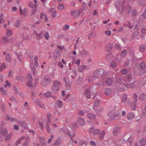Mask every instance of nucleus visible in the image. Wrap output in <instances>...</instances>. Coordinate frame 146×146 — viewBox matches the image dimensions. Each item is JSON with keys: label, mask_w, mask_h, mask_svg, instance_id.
Segmentation results:
<instances>
[{"label": "nucleus", "mask_w": 146, "mask_h": 146, "mask_svg": "<svg viewBox=\"0 0 146 146\" xmlns=\"http://www.w3.org/2000/svg\"><path fill=\"white\" fill-rule=\"evenodd\" d=\"M61 83L59 81L55 80L53 82L51 88V90L54 93H57L59 90L60 86Z\"/></svg>", "instance_id": "obj_1"}, {"label": "nucleus", "mask_w": 146, "mask_h": 146, "mask_svg": "<svg viewBox=\"0 0 146 146\" xmlns=\"http://www.w3.org/2000/svg\"><path fill=\"white\" fill-rule=\"evenodd\" d=\"M108 74L105 72L104 70L103 69H100L96 70L94 73V76L96 78H99L101 77H104Z\"/></svg>", "instance_id": "obj_2"}, {"label": "nucleus", "mask_w": 146, "mask_h": 146, "mask_svg": "<svg viewBox=\"0 0 146 146\" xmlns=\"http://www.w3.org/2000/svg\"><path fill=\"white\" fill-rule=\"evenodd\" d=\"M119 83V87L120 88V91L127 90L128 88H130L131 87V84H126L125 80L123 79L121 80Z\"/></svg>", "instance_id": "obj_3"}, {"label": "nucleus", "mask_w": 146, "mask_h": 146, "mask_svg": "<svg viewBox=\"0 0 146 146\" xmlns=\"http://www.w3.org/2000/svg\"><path fill=\"white\" fill-rule=\"evenodd\" d=\"M83 9H80V10H71L70 11L71 16L74 18H78L80 15V13H82Z\"/></svg>", "instance_id": "obj_4"}, {"label": "nucleus", "mask_w": 146, "mask_h": 146, "mask_svg": "<svg viewBox=\"0 0 146 146\" xmlns=\"http://www.w3.org/2000/svg\"><path fill=\"white\" fill-rule=\"evenodd\" d=\"M51 79L48 76H45L42 84L44 86H46L47 84H50L51 82Z\"/></svg>", "instance_id": "obj_5"}, {"label": "nucleus", "mask_w": 146, "mask_h": 146, "mask_svg": "<svg viewBox=\"0 0 146 146\" xmlns=\"http://www.w3.org/2000/svg\"><path fill=\"white\" fill-rule=\"evenodd\" d=\"M121 128L119 125H117L114 127L113 131V135H116L119 133L121 131Z\"/></svg>", "instance_id": "obj_6"}, {"label": "nucleus", "mask_w": 146, "mask_h": 146, "mask_svg": "<svg viewBox=\"0 0 146 146\" xmlns=\"http://www.w3.org/2000/svg\"><path fill=\"white\" fill-rule=\"evenodd\" d=\"M84 93L86 95V97L88 99H90L92 98V96H94V95L91 92V89H86L84 90Z\"/></svg>", "instance_id": "obj_7"}, {"label": "nucleus", "mask_w": 146, "mask_h": 146, "mask_svg": "<svg viewBox=\"0 0 146 146\" xmlns=\"http://www.w3.org/2000/svg\"><path fill=\"white\" fill-rule=\"evenodd\" d=\"M113 48V45L111 43L107 44L105 46V50L108 52L111 51Z\"/></svg>", "instance_id": "obj_8"}, {"label": "nucleus", "mask_w": 146, "mask_h": 146, "mask_svg": "<svg viewBox=\"0 0 146 146\" xmlns=\"http://www.w3.org/2000/svg\"><path fill=\"white\" fill-rule=\"evenodd\" d=\"M78 122L79 125L81 126H84L85 124V121L83 118L79 117L78 119Z\"/></svg>", "instance_id": "obj_9"}, {"label": "nucleus", "mask_w": 146, "mask_h": 146, "mask_svg": "<svg viewBox=\"0 0 146 146\" xmlns=\"http://www.w3.org/2000/svg\"><path fill=\"white\" fill-rule=\"evenodd\" d=\"M63 103L62 101H60L59 100H58L54 104V108H56L57 106H58L59 107H61L63 106Z\"/></svg>", "instance_id": "obj_10"}, {"label": "nucleus", "mask_w": 146, "mask_h": 146, "mask_svg": "<svg viewBox=\"0 0 146 146\" xmlns=\"http://www.w3.org/2000/svg\"><path fill=\"white\" fill-rule=\"evenodd\" d=\"M0 133L3 137H5L8 134L7 129L6 128L3 129L0 132Z\"/></svg>", "instance_id": "obj_11"}, {"label": "nucleus", "mask_w": 146, "mask_h": 146, "mask_svg": "<svg viewBox=\"0 0 146 146\" xmlns=\"http://www.w3.org/2000/svg\"><path fill=\"white\" fill-rule=\"evenodd\" d=\"M19 124L21 125V127L24 129H27L28 128L27 125L26 123L24 121H19Z\"/></svg>", "instance_id": "obj_12"}, {"label": "nucleus", "mask_w": 146, "mask_h": 146, "mask_svg": "<svg viewBox=\"0 0 146 146\" xmlns=\"http://www.w3.org/2000/svg\"><path fill=\"white\" fill-rule=\"evenodd\" d=\"M138 3L139 5L144 7L146 5V1L145 0H138Z\"/></svg>", "instance_id": "obj_13"}, {"label": "nucleus", "mask_w": 146, "mask_h": 146, "mask_svg": "<svg viewBox=\"0 0 146 146\" xmlns=\"http://www.w3.org/2000/svg\"><path fill=\"white\" fill-rule=\"evenodd\" d=\"M19 12L21 15H26L27 13V9L24 8L23 10L21 6L20 7Z\"/></svg>", "instance_id": "obj_14"}, {"label": "nucleus", "mask_w": 146, "mask_h": 146, "mask_svg": "<svg viewBox=\"0 0 146 146\" xmlns=\"http://www.w3.org/2000/svg\"><path fill=\"white\" fill-rule=\"evenodd\" d=\"M127 119L129 120H132L133 119L134 117V115L132 113H129L127 115Z\"/></svg>", "instance_id": "obj_15"}, {"label": "nucleus", "mask_w": 146, "mask_h": 146, "mask_svg": "<svg viewBox=\"0 0 146 146\" xmlns=\"http://www.w3.org/2000/svg\"><path fill=\"white\" fill-rule=\"evenodd\" d=\"M8 38L7 36H5L2 38L1 42L3 44H5L8 43Z\"/></svg>", "instance_id": "obj_16"}, {"label": "nucleus", "mask_w": 146, "mask_h": 146, "mask_svg": "<svg viewBox=\"0 0 146 146\" xmlns=\"http://www.w3.org/2000/svg\"><path fill=\"white\" fill-rule=\"evenodd\" d=\"M112 53L111 52H109L107 53L106 55V58L108 60H110L113 58Z\"/></svg>", "instance_id": "obj_17"}, {"label": "nucleus", "mask_w": 146, "mask_h": 146, "mask_svg": "<svg viewBox=\"0 0 146 146\" xmlns=\"http://www.w3.org/2000/svg\"><path fill=\"white\" fill-rule=\"evenodd\" d=\"M139 143L141 145H145L146 144V139L145 138H142L139 140Z\"/></svg>", "instance_id": "obj_18"}, {"label": "nucleus", "mask_w": 146, "mask_h": 146, "mask_svg": "<svg viewBox=\"0 0 146 146\" xmlns=\"http://www.w3.org/2000/svg\"><path fill=\"white\" fill-rule=\"evenodd\" d=\"M127 51L126 49H125L122 51L121 53V56L122 58H124L127 55Z\"/></svg>", "instance_id": "obj_19"}, {"label": "nucleus", "mask_w": 146, "mask_h": 146, "mask_svg": "<svg viewBox=\"0 0 146 146\" xmlns=\"http://www.w3.org/2000/svg\"><path fill=\"white\" fill-rule=\"evenodd\" d=\"M80 54L82 56H85L86 55L88 54V53L87 51L84 50L82 49L80 52Z\"/></svg>", "instance_id": "obj_20"}, {"label": "nucleus", "mask_w": 146, "mask_h": 146, "mask_svg": "<svg viewBox=\"0 0 146 146\" xmlns=\"http://www.w3.org/2000/svg\"><path fill=\"white\" fill-rule=\"evenodd\" d=\"M136 103L135 101H134L132 103L131 106V109L133 110L136 109L137 108Z\"/></svg>", "instance_id": "obj_21"}, {"label": "nucleus", "mask_w": 146, "mask_h": 146, "mask_svg": "<svg viewBox=\"0 0 146 146\" xmlns=\"http://www.w3.org/2000/svg\"><path fill=\"white\" fill-rule=\"evenodd\" d=\"M113 83L112 80L110 78H107L106 80V84L108 86L111 85Z\"/></svg>", "instance_id": "obj_22"}, {"label": "nucleus", "mask_w": 146, "mask_h": 146, "mask_svg": "<svg viewBox=\"0 0 146 146\" xmlns=\"http://www.w3.org/2000/svg\"><path fill=\"white\" fill-rule=\"evenodd\" d=\"M125 1L123 0L122 2L121 5V11H120L119 12V14L120 15H122V12L124 10V4L125 3Z\"/></svg>", "instance_id": "obj_23"}, {"label": "nucleus", "mask_w": 146, "mask_h": 146, "mask_svg": "<svg viewBox=\"0 0 146 146\" xmlns=\"http://www.w3.org/2000/svg\"><path fill=\"white\" fill-rule=\"evenodd\" d=\"M87 117L89 118L94 119H95L96 118L95 115L94 114L91 113L88 114Z\"/></svg>", "instance_id": "obj_24"}, {"label": "nucleus", "mask_w": 146, "mask_h": 146, "mask_svg": "<svg viewBox=\"0 0 146 146\" xmlns=\"http://www.w3.org/2000/svg\"><path fill=\"white\" fill-rule=\"evenodd\" d=\"M105 131L104 130L102 131L100 133L99 137V138L101 139H103V138L105 134Z\"/></svg>", "instance_id": "obj_25"}, {"label": "nucleus", "mask_w": 146, "mask_h": 146, "mask_svg": "<svg viewBox=\"0 0 146 146\" xmlns=\"http://www.w3.org/2000/svg\"><path fill=\"white\" fill-rule=\"evenodd\" d=\"M35 34L37 36V37L40 38H41L43 37V34L44 32L42 31H41L40 32V33L39 34H38L36 32H35Z\"/></svg>", "instance_id": "obj_26"}, {"label": "nucleus", "mask_w": 146, "mask_h": 146, "mask_svg": "<svg viewBox=\"0 0 146 146\" xmlns=\"http://www.w3.org/2000/svg\"><path fill=\"white\" fill-rule=\"evenodd\" d=\"M111 90L108 88H106L105 90V93L107 96L110 95L111 93Z\"/></svg>", "instance_id": "obj_27"}, {"label": "nucleus", "mask_w": 146, "mask_h": 146, "mask_svg": "<svg viewBox=\"0 0 146 146\" xmlns=\"http://www.w3.org/2000/svg\"><path fill=\"white\" fill-rule=\"evenodd\" d=\"M6 60L7 62H10L11 61V59L9 53H7L6 56Z\"/></svg>", "instance_id": "obj_28"}, {"label": "nucleus", "mask_w": 146, "mask_h": 146, "mask_svg": "<svg viewBox=\"0 0 146 146\" xmlns=\"http://www.w3.org/2000/svg\"><path fill=\"white\" fill-rule=\"evenodd\" d=\"M100 104V102L98 99H96L94 102V106L96 107H98Z\"/></svg>", "instance_id": "obj_29"}, {"label": "nucleus", "mask_w": 146, "mask_h": 146, "mask_svg": "<svg viewBox=\"0 0 146 146\" xmlns=\"http://www.w3.org/2000/svg\"><path fill=\"white\" fill-rule=\"evenodd\" d=\"M145 49V44L141 45L139 47L140 51L142 52L144 51Z\"/></svg>", "instance_id": "obj_30"}, {"label": "nucleus", "mask_w": 146, "mask_h": 146, "mask_svg": "<svg viewBox=\"0 0 146 146\" xmlns=\"http://www.w3.org/2000/svg\"><path fill=\"white\" fill-rule=\"evenodd\" d=\"M145 64L143 62H141L139 64V67L142 70L144 69L145 68Z\"/></svg>", "instance_id": "obj_31"}, {"label": "nucleus", "mask_w": 146, "mask_h": 146, "mask_svg": "<svg viewBox=\"0 0 146 146\" xmlns=\"http://www.w3.org/2000/svg\"><path fill=\"white\" fill-rule=\"evenodd\" d=\"M36 104L40 108H43L44 107V105L42 103L40 102L38 100L36 101Z\"/></svg>", "instance_id": "obj_32"}, {"label": "nucleus", "mask_w": 146, "mask_h": 146, "mask_svg": "<svg viewBox=\"0 0 146 146\" xmlns=\"http://www.w3.org/2000/svg\"><path fill=\"white\" fill-rule=\"evenodd\" d=\"M51 95V92L50 91L46 92L44 95V96L46 97H50Z\"/></svg>", "instance_id": "obj_33"}, {"label": "nucleus", "mask_w": 146, "mask_h": 146, "mask_svg": "<svg viewBox=\"0 0 146 146\" xmlns=\"http://www.w3.org/2000/svg\"><path fill=\"white\" fill-rule=\"evenodd\" d=\"M11 136V133H10L9 134H7L6 135L5 138V141H9L10 140V139Z\"/></svg>", "instance_id": "obj_34"}, {"label": "nucleus", "mask_w": 146, "mask_h": 146, "mask_svg": "<svg viewBox=\"0 0 146 146\" xmlns=\"http://www.w3.org/2000/svg\"><path fill=\"white\" fill-rule=\"evenodd\" d=\"M115 48L117 50H121V48L120 45L118 44H115L114 45Z\"/></svg>", "instance_id": "obj_35"}, {"label": "nucleus", "mask_w": 146, "mask_h": 146, "mask_svg": "<svg viewBox=\"0 0 146 146\" xmlns=\"http://www.w3.org/2000/svg\"><path fill=\"white\" fill-rule=\"evenodd\" d=\"M49 123H48V122H47L46 123V127L47 132L48 133H50V128L49 126Z\"/></svg>", "instance_id": "obj_36"}, {"label": "nucleus", "mask_w": 146, "mask_h": 146, "mask_svg": "<svg viewBox=\"0 0 146 146\" xmlns=\"http://www.w3.org/2000/svg\"><path fill=\"white\" fill-rule=\"evenodd\" d=\"M31 81H28L27 82L26 85L27 86L30 88L33 87V84L31 82Z\"/></svg>", "instance_id": "obj_37"}, {"label": "nucleus", "mask_w": 146, "mask_h": 146, "mask_svg": "<svg viewBox=\"0 0 146 146\" xmlns=\"http://www.w3.org/2000/svg\"><path fill=\"white\" fill-rule=\"evenodd\" d=\"M37 9L36 6H35L32 9L31 11V15H33L35 13Z\"/></svg>", "instance_id": "obj_38"}, {"label": "nucleus", "mask_w": 146, "mask_h": 146, "mask_svg": "<svg viewBox=\"0 0 146 146\" xmlns=\"http://www.w3.org/2000/svg\"><path fill=\"white\" fill-rule=\"evenodd\" d=\"M132 78V76L131 74H128L127 76V81L128 82H129L131 80Z\"/></svg>", "instance_id": "obj_39"}, {"label": "nucleus", "mask_w": 146, "mask_h": 146, "mask_svg": "<svg viewBox=\"0 0 146 146\" xmlns=\"http://www.w3.org/2000/svg\"><path fill=\"white\" fill-rule=\"evenodd\" d=\"M61 142V139L60 138H58L57 140H56L55 143L54 145H59Z\"/></svg>", "instance_id": "obj_40"}, {"label": "nucleus", "mask_w": 146, "mask_h": 146, "mask_svg": "<svg viewBox=\"0 0 146 146\" xmlns=\"http://www.w3.org/2000/svg\"><path fill=\"white\" fill-rule=\"evenodd\" d=\"M6 34L7 36H10L12 34V31L10 29H7L6 31Z\"/></svg>", "instance_id": "obj_41"}, {"label": "nucleus", "mask_w": 146, "mask_h": 146, "mask_svg": "<svg viewBox=\"0 0 146 146\" xmlns=\"http://www.w3.org/2000/svg\"><path fill=\"white\" fill-rule=\"evenodd\" d=\"M6 67V66L4 63H2L1 64V66H0V72L3 70L4 68H5Z\"/></svg>", "instance_id": "obj_42"}, {"label": "nucleus", "mask_w": 146, "mask_h": 146, "mask_svg": "<svg viewBox=\"0 0 146 146\" xmlns=\"http://www.w3.org/2000/svg\"><path fill=\"white\" fill-rule=\"evenodd\" d=\"M146 95L144 94H142L140 95L139 96V99L141 101L144 100L146 98Z\"/></svg>", "instance_id": "obj_43"}, {"label": "nucleus", "mask_w": 146, "mask_h": 146, "mask_svg": "<svg viewBox=\"0 0 146 146\" xmlns=\"http://www.w3.org/2000/svg\"><path fill=\"white\" fill-rule=\"evenodd\" d=\"M127 95L126 94H125L123 95L122 98V102L123 103L125 102L127 100Z\"/></svg>", "instance_id": "obj_44"}, {"label": "nucleus", "mask_w": 146, "mask_h": 146, "mask_svg": "<svg viewBox=\"0 0 146 146\" xmlns=\"http://www.w3.org/2000/svg\"><path fill=\"white\" fill-rule=\"evenodd\" d=\"M66 134H67V135H68L70 137L71 139H72V138L74 137V133H73V135H72L71 134L70 132L69 131H67L66 132Z\"/></svg>", "instance_id": "obj_45"}, {"label": "nucleus", "mask_w": 146, "mask_h": 146, "mask_svg": "<svg viewBox=\"0 0 146 146\" xmlns=\"http://www.w3.org/2000/svg\"><path fill=\"white\" fill-rule=\"evenodd\" d=\"M100 131L99 129H95L94 133L93 134V135L94 136L98 135Z\"/></svg>", "instance_id": "obj_46"}, {"label": "nucleus", "mask_w": 146, "mask_h": 146, "mask_svg": "<svg viewBox=\"0 0 146 146\" xmlns=\"http://www.w3.org/2000/svg\"><path fill=\"white\" fill-rule=\"evenodd\" d=\"M110 66L112 68H115L116 66V63L115 61H112L110 63Z\"/></svg>", "instance_id": "obj_47"}, {"label": "nucleus", "mask_w": 146, "mask_h": 146, "mask_svg": "<svg viewBox=\"0 0 146 146\" xmlns=\"http://www.w3.org/2000/svg\"><path fill=\"white\" fill-rule=\"evenodd\" d=\"M47 117L48 118V121L47 122H48L49 123H51V115L50 114L48 113L47 114Z\"/></svg>", "instance_id": "obj_48"}, {"label": "nucleus", "mask_w": 146, "mask_h": 146, "mask_svg": "<svg viewBox=\"0 0 146 146\" xmlns=\"http://www.w3.org/2000/svg\"><path fill=\"white\" fill-rule=\"evenodd\" d=\"M23 78L19 76H16V79L17 81H21L23 79Z\"/></svg>", "instance_id": "obj_49"}, {"label": "nucleus", "mask_w": 146, "mask_h": 146, "mask_svg": "<svg viewBox=\"0 0 146 146\" xmlns=\"http://www.w3.org/2000/svg\"><path fill=\"white\" fill-rule=\"evenodd\" d=\"M27 78L29 79L28 81H32L33 80L32 76L31 74L28 73L27 74Z\"/></svg>", "instance_id": "obj_50"}, {"label": "nucleus", "mask_w": 146, "mask_h": 146, "mask_svg": "<svg viewBox=\"0 0 146 146\" xmlns=\"http://www.w3.org/2000/svg\"><path fill=\"white\" fill-rule=\"evenodd\" d=\"M64 5L61 3L59 5L58 7V9L60 10H62L64 8Z\"/></svg>", "instance_id": "obj_51"}, {"label": "nucleus", "mask_w": 146, "mask_h": 146, "mask_svg": "<svg viewBox=\"0 0 146 146\" xmlns=\"http://www.w3.org/2000/svg\"><path fill=\"white\" fill-rule=\"evenodd\" d=\"M69 28V26L67 24H66L63 27V29L64 31H67L68 29Z\"/></svg>", "instance_id": "obj_52"}, {"label": "nucleus", "mask_w": 146, "mask_h": 146, "mask_svg": "<svg viewBox=\"0 0 146 146\" xmlns=\"http://www.w3.org/2000/svg\"><path fill=\"white\" fill-rule=\"evenodd\" d=\"M1 108L2 110L4 111H5V105L1 103Z\"/></svg>", "instance_id": "obj_53"}, {"label": "nucleus", "mask_w": 146, "mask_h": 146, "mask_svg": "<svg viewBox=\"0 0 146 146\" xmlns=\"http://www.w3.org/2000/svg\"><path fill=\"white\" fill-rule=\"evenodd\" d=\"M44 37L47 40L49 38V33L48 32H46L44 34Z\"/></svg>", "instance_id": "obj_54"}, {"label": "nucleus", "mask_w": 146, "mask_h": 146, "mask_svg": "<svg viewBox=\"0 0 146 146\" xmlns=\"http://www.w3.org/2000/svg\"><path fill=\"white\" fill-rule=\"evenodd\" d=\"M24 40H28L29 38V36L27 35H23L22 36Z\"/></svg>", "instance_id": "obj_55"}, {"label": "nucleus", "mask_w": 146, "mask_h": 146, "mask_svg": "<svg viewBox=\"0 0 146 146\" xmlns=\"http://www.w3.org/2000/svg\"><path fill=\"white\" fill-rule=\"evenodd\" d=\"M40 139V143L41 146H46V143L45 141H43V139Z\"/></svg>", "instance_id": "obj_56"}, {"label": "nucleus", "mask_w": 146, "mask_h": 146, "mask_svg": "<svg viewBox=\"0 0 146 146\" xmlns=\"http://www.w3.org/2000/svg\"><path fill=\"white\" fill-rule=\"evenodd\" d=\"M22 139L21 138H20L18 139L15 143V145L16 146H18L19 144H20L21 142Z\"/></svg>", "instance_id": "obj_57"}, {"label": "nucleus", "mask_w": 146, "mask_h": 146, "mask_svg": "<svg viewBox=\"0 0 146 146\" xmlns=\"http://www.w3.org/2000/svg\"><path fill=\"white\" fill-rule=\"evenodd\" d=\"M0 90L4 95H5L6 94V90H4L3 88V87H1L0 88Z\"/></svg>", "instance_id": "obj_58"}, {"label": "nucleus", "mask_w": 146, "mask_h": 146, "mask_svg": "<svg viewBox=\"0 0 146 146\" xmlns=\"http://www.w3.org/2000/svg\"><path fill=\"white\" fill-rule=\"evenodd\" d=\"M95 128L94 127H91L89 129V131L91 133H94L95 130Z\"/></svg>", "instance_id": "obj_59"}, {"label": "nucleus", "mask_w": 146, "mask_h": 146, "mask_svg": "<svg viewBox=\"0 0 146 146\" xmlns=\"http://www.w3.org/2000/svg\"><path fill=\"white\" fill-rule=\"evenodd\" d=\"M7 117L8 120L10 121L11 122L15 120H17V119H14V118L9 117V116H8Z\"/></svg>", "instance_id": "obj_60"}, {"label": "nucleus", "mask_w": 146, "mask_h": 146, "mask_svg": "<svg viewBox=\"0 0 146 146\" xmlns=\"http://www.w3.org/2000/svg\"><path fill=\"white\" fill-rule=\"evenodd\" d=\"M121 73L123 75H125L127 73V70L126 69H124L121 71Z\"/></svg>", "instance_id": "obj_61"}, {"label": "nucleus", "mask_w": 146, "mask_h": 146, "mask_svg": "<svg viewBox=\"0 0 146 146\" xmlns=\"http://www.w3.org/2000/svg\"><path fill=\"white\" fill-rule=\"evenodd\" d=\"M9 99L14 102L17 103V100L13 97L9 98Z\"/></svg>", "instance_id": "obj_62"}, {"label": "nucleus", "mask_w": 146, "mask_h": 146, "mask_svg": "<svg viewBox=\"0 0 146 146\" xmlns=\"http://www.w3.org/2000/svg\"><path fill=\"white\" fill-rule=\"evenodd\" d=\"M20 24V21L19 20H16L15 23V26L16 27H18L19 26Z\"/></svg>", "instance_id": "obj_63"}, {"label": "nucleus", "mask_w": 146, "mask_h": 146, "mask_svg": "<svg viewBox=\"0 0 146 146\" xmlns=\"http://www.w3.org/2000/svg\"><path fill=\"white\" fill-rule=\"evenodd\" d=\"M141 31L142 34H146V29L144 28H142L141 30Z\"/></svg>", "instance_id": "obj_64"}]
</instances>
